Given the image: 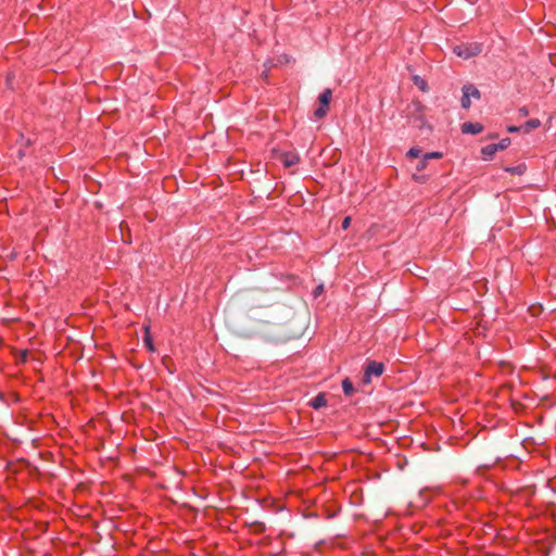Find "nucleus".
I'll use <instances>...</instances> for the list:
<instances>
[{
	"instance_id": "obj_15",
	"label": "nucleus",
	"mask_w": 556,
	"mask_h": 556,
	"mask_svg": "<svg viewBox=\"0 0 556 556\" xmlns=\"http://www.w3.org/2000/svg\"><path fill=\"white\" fill-rule=\"evenodd\" d=\"M507 170L513 174L522 175L526 170V167L523 165H518L516 167H509Z\"/></svg>"
},
{
	"instance_id": "obj_6",
	"label": "nucleus",
	"mask_w": 556,
	"mask_h": 556,
	"mask_svg": "<svg viewBox=\"0 0 556 556\" xmlns=\"http://www.w3.org/2000/svg\"><path fill=\"white\" fill-rule=\"evenodd\" d=\"M483 127L481 124L479 123H464L462 125V131L464 134H471V135H477V134H480L482 131Z\"/></svg>"
},
{
	"instance_id": "obj_19",
	"label": "nucleus",
	"mask_w": 556,
	"mask_h": 556,
	"mask_svg": "<svg viewBox=\"0 0 556 556\" xmlns=\"http://www.w3.org/2000/svg\"><path fill=\"white\" fill-rule=\"evenodd\" d=\"M425 157H426V160L441 159L442 157V153H440V152H431V153L425 154Z\"/></svg>"
},
{
	"instance_id": "obj_13",
	"label": "nucleus",
	"mask_w": 556,
	"mask_h": 556,
	"mask_svg": "<svg viewBox=\"0 0 556 556\" xmlns=\"http://www.w3.org/2000/svg\"><path fill=\"white\" fill-rule=\"evenodd\" d=\"M143 343L149 349V351H151V352L155 351V348L153 345L152 338H151V336L149 333V329L148 328H146V334L143 337Z\"/></svg>"
},
{
	"instance_id": "obj_12",
	"label": "nucleus",
	"mask_w": 556,
	"mask_h": 556,
	"mask_svg": "<svg viewBox=\"0 0 556 556\" xmlns=\"http://www.w3.org/2000/svg\"><path fill=\"white\" fill-rule=\"evenodd\" d=\"M413 80L415 83V85L424 92L428 91V85L427 83L421 78L419 77L418 75H415L413 77Z\"/></svg>"
},
{
	"instance_id": "obj_5",
	"label": "nucleus",
	"mask_w": 556,
	"mask_h": 556,
	"mask_svg": "<svg viewBox=\"0 0 556 556\" xmlns=\"http://www.w3.org/2000/svg\"><path fill=\"white\" fill-rule=\"evenodd\" d=\"M277 160L280 161L286 167H291L299 163L300 157L293 152H278Z\"/></svg>"
},
{
	"instance_id": "obj_25",
	"label": "nucleus",
	"mask_w": 556,
	"mask_h": 556,
	"mask_svg": "<svg viewBox=\"0 0 556 556\" xmlns=\"http://www.w3.org/2000/svg\"><path fill=\"white\" fill-rule=\"evenodd\" d=\"M27 351L22 352V359L23 362H26Z\"/></svg>"
},
{
	"instance_id": "obj_8",
	"label": "nucleus",
	"mask_w": 556,
	"mask_h": 556,
	"mask_svg": "<svg viewBox=\"0 0 556 556\" xmlns=\"http://www.w3.org/2000/svg\"><path fill=\"white\" fill-rule=\"evenodd\" d=\"M311 405L315 408V409H319L324 406L327 405V400H326V396L325 394H318L316 397H314L312 401H311Z\"/></svg>"
},
{
	"instance_id": "obj_10",
	"label": "nucleus",
	"mask_w": 556,
	"mask_h": 556,
	"mask_svg": "<svg viewBox=\"0 0 556 556\" xmlns=\"http://www.w3.org/2000/svg\"><path fill=\"white\" fill-rule=\"evenodd\" d=\"M496 147L495 144H488L482 148L481 153L485 159H491L496 153Z\"/></svg>"
},
{
	"instance_id": "obj_4",
	"label": "nucleus",
	"mask_w": 556,
	"mask_h": 556,
	"mask_svg": "<svg viewBox=\"0 0 556 556\" xmlns=\"http://www.w3.org/2000/svg\"><path fill=\"white\" fill-rule=\"evenodd\" d=\"M331 97H332V91L330 89H326L319 94L318 101H319L320 105L314 112V115L317 118H323L327 114L328 109H329V103L331 101Z\"/></svg>"
},
{
	"instance_id": "obj_2",
	"label": "nucleus",
	"mask_w": 556,
	"mask_h": 556,
	"mask_svg": "<svg viewBox=\"0 0 556 556\" xmlns=\"http://www.w3.org/2000/svg\"><path fill=\"white\" fill-rule=\"evenodd\" d=\"M384 371V365L380 362L376 361H368L366 364V367L364 369V376L362 379V382L364 384L371 383V379L374 377L378 378L380 377Z\"/></svg>"
},
{
	"instance_id": "obj_23",
	"label": "nucleus",
	"mask_w": 556,
	"mask_h": 556,
	"mask_svg": "<svg viewBox=\"0 0 556 556\" xmlns=\"http://www.w3.org/2000/svg\"><path fill=\"white\" fill-rule=\"evenodd\" d=\"M520 129H522V128H521V127H517V126H509V127L507 128V130H508L509 132H517V131H519Z\"/></svg>"
},
{
	"instance_id": "obj_17",
	"label": "nucleus",
	"mask_w": 556,
	"mask_h": 556,
	"mask_svg": "<svg viewBox=\"0 0 556 556\" xmlns=\"http://www.w3.org/2000/svg\"><path fill=\"white\" fill-rule=\"evenodd\" d=\"M421 153V150L420 149H417V148H412L409 149V151L407 152V155L409 157H418Z\"/></svg>"
},
{
	"instance_id": "obj_20",
	"label": "nucleus",
	"mask_w": 556,
	"mask_h": 556,
	"mask_svg": "<svg viewBox=\"0 0 556 556\" xmlns=\"http://www.w3.org/2000/svg\"><path fill=\"white\" fill-rule=\"evenodd\" d=\"M324 291V286L323 285H319L315 288V290L313 291V295L316 298L318 296L319 294H321Z\"/></svg>"
},
{
	"instance_id": "obj_9",
	"label": "nucleus",
	"mask_w": 556,
	"mask_h": 556,
	"mask_svg": "<svg viewBox=\"0 0 556 556\" xmlns=\"http://www.w3.org/2000/svg\"><path fill=\"white\" fill-rule=\"evenodd\" d=\"M541 126V122L538 118H533L528 121L521 128L525 132H530L532 129L539 128Z\"/></svg>"
},
{
	"instance_id": "obj_26",
	"label": "nucleus",
	"mask_w": 556,
	"mask_h": 556,
	"mask_svg": "<svg viewBox=\"0 0 556 556\" xmlns=\"http://www.w3.org/2000/svg\"><path fill=\"white\" fill-rule=\"evenodd\" d=\"M18 155L22 157L24 155V152L22 150H18Z\"/></svg>"
},
{
	"instance_id": "obj_7",
	"label": "nucleus",
	"mask_w": 556,
	"mask_h": 556,
	"mask_svg": "<svg viewBox=\"0 0 556 556\" xmlns=\"http://www.w3.org/2000/svg\"><path fill=\"white\" fill-rule=\"evenodd\" d=\"M463 93L468 94L469 98L480 99L481 93L473 85H465L462 89Z\"/></svg>"
},
{
	"instance_id": "obj_1",
	"label": "nucleus",
	"mask_w": 556,
	"mask_h": 556,
	"mask_svg": "<svg viewBox=\"0 0 556 556\" xmlns=\"http://www.w3.org/2000/svg\"><path fill=\"white\" fill-rule=\"evenodd\" d=\"M307 328V320L304 314H295L283 325L260 321L253 333L264 340L273 342H286L301 338Z\"/></svg>"
},
{
	"instance_id": "obj_3",
	"label": "nucleus",
	"mask_w": 556,
	"mask_h": 556,
	"mask_svg": "<svg viewBox=\"0 0 556 556\" xmlns=\"http://www.w3.org/2000/svg\"><path fill=\"white\" fill-rule=\"evenodd\" d=\"M456 55L463 59H469L478 55L482 51V47L478 42L462 43L453 48Z\"/></svg>"
},
{
	"instance_id": "obj_24",
	"label": "nucleus",
	"mask_w": 556,
	"mask_h": 556,
	"mask_svg": "<svg viewBox=\"0 0 556 556\" xmlns=\"http://www.w3.org/2000/svg\"><path fill=\"white\" fill-rule=\"evenodd\" d=\"M414 178L420 182H424L425 181V177L421 176V177H418L417 175H414Z\"/></svg>"
},
{
	"instance_id": "obj_22",
	"label": "nucleus",
	"mask_w": 556,
	"mask_h": 556,
	"mask_svg": "<svg viewBox=\"0 0 556 556\" xmlns=\"http://www.w3.org/2000/svg\"><path fill=\"white\" fill-rule=\"evenodd\" d=\"M520 116H527L529 114V110L526 106H522L518 110Z\"/></svg>"
},
{
	"instance_id": "obj_18",
	"label": "nucleus",
	"mask_w": 556,
	"mask_h": 556,
	"mask_svg": "<svg viewBox=\"0 0 556 556\" xmlns=\"http://www.w3.org/2000/svg\"><path fill=\"white\" fill-rule=\"evenodd\" d=\"M428 161L429 160H426V157L424 156V159L421 161L418 162L417 166H416V169L418 172H421L424 170L426 167H427V164H428Z\"/></svg>"
},
{
	"instance_id": "obj_21",
	"label": "nucleus",
	"mask_w": 556,
	"mask_h": 556,
	"mask_svg": "<svg viewBox=\"0 0 556 556\" xmlns=\"http://www.w3.org/2000/svg\"><path fill=\"white\" fill-rule=\"evenodd\" d=\"M350 224H351V217H349V216H348V217H345V218L343 219V222H342V228H343V229H348V228H349V226H350Z\"/></svg>"
},
{
	"instance_id": "obj_11",
	"label": "nucleus",
	"mask_w": 556,
	"mask_h": 556,
	"mask_svg": "<svg viewBox=\"0 0 556 556\" xmlns=\"http://www.w3.org/2000/svg\"><path fill=\"white\" fill-rule=\"evenodd\" d=\"M342 388L345 395L351 396L354 393V387L352 381L349 378H345L342 381Z\"/></svg>"
},
{
	"instance_id": "obj_14",
	"label": "nucleus",
	"mask_w": 556,
	"mask_h": 556,
	"mask_svg": "<svg viewBox=\"0 0 556 556\" xmlns=\"http://www.w3.org/2000/svg\"><path fill=\"white\" fill-rule=\"evenodd\" d=\"M496 147V150H504L510 144L509 138L502 139L498 143H494Z\"/></svg>"
},
{
	"instance_id": "obj_16",
	"label": "nucleus",
	"mask_w": 556,
	"mask_h": 556,
	"mask_svg": "<svg viewBox=\"0 0 556 556\" xmlns=\"http://www.w3.org/2000/svg\"><path fill=\"white\" fill-rule=\"evenodd\" d=\"M462 108L463 109H469L470 108V98L468 97V94L463 93Z\"/></svg>"
}]
</instances>
